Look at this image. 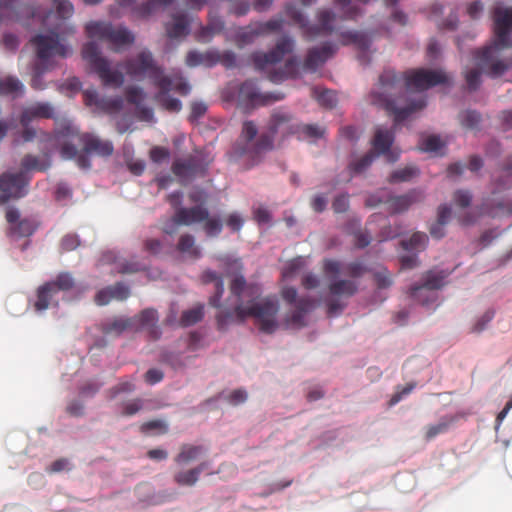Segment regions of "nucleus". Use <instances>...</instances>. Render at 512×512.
I'll list each match as a JSON object with an SVG mask.
<instances>
[{"label":"nucleus","mask_w":512,"mask_h":512,"mask_svg":"<svg viewBox=\"0 0 512 512\" xmlns=\"http://www.w3.org/2000/svg\"><path fill=\"white\" fill-rule=\"evenodd\" d=\"M204 316L203 306L199 305L182 313L180 323L183 326H191L201 321Z\"/></svg>","instance_id":"603ef678"},{"label":"nucleus","mask_w":512,"mask_h":512,"mask_svg":"<svg viewBox=\"0 0 512 512\" xmlns=\"http://www.w3.org/2000/svg\"><path fill=\"white\" fill-rule=\"evenodd\" d=\"M293 48L294 40L284 36L271 51L267 53L260 51L254 52L251 54L250 58L255 69L259 71H269V79L272 82L278 83L286 78L295 77L298 73V63L294 58L286 61L283 70L271 71L272 67L281 62L286 54L292 52Z\"/></svg>","instance_id":"423d86ee"},{"label":"nucleus","mask_w":512,"mask_h":512,"mask_svg":"<svg viewBox=\"0 0 512 512\" xmlns=\"http://www.w3.org/2000/svg\"><path fill=\"white\" fill-rule=\"evenodd\" d=\"M231 294L236 298L234 304V313L240 321L248 316L256 319L259 330L266 334H272L278 328L276 316L279 311V303L275 297H267L262 301L253 302L245 307L242 303V293L248 292L249 295H258L260 288L257 285L247 286L246 280L242 275L236 276L230 285Z\"/></svg>","instance_id":"20e7f679"},{"label":"nucleus","mask_w":512,"mask_h":512,"mask_svg":"<svg viewBox=\"0 0 512 512\" xmlns=\"http://www.w3.org/2000/svg\"><path fill=\"white\" fill-rule=\"evenodd\" d=\"M177 250L189 259H199L201 257V250L195 244L194 236L190 234H183L180 236L177 246Z\"/></svg>","instance_id":"c9c22d12"},{"label":"nucleus","mask_w":512,"mask_h":512,"mask_svg":"<svg viewBox=\"0 0 512 512\" xmlns=\"http://www.w3.org/2000/svg\"><path fill=\"white\" fill-rule=\"evenodd\" d=\"M103 261L106 263L113 262L115 265V270L119 274H134L140 271H143L146 268V264L135 260H127V259H116L113 252H107L103 254Z\"/></svg>","instance_id":"bb28decb"},{"label":"nucleus","mask_w":512,"mask_h":512,"mask_svg":"<svg viewBox=\"0 0 512 512\" xmlns=\"http://www.w3.org/2000/svg\"><path fill=\"white\" fill-rule=\"evenodd\" d=\"M126 100L133 105H136V108L141 105L145 94L140 87L130 86L125 90Z\"/></svg>","instance_id":"bf43d9fd"},{"label":"nucleus","mask_w":512,"mask_h":512,"mask_svg":"<svg viewBox=\"0 0 512 512\" xmlns=\"http://www.w3.org/2000/svg\"><path fill=\"white\" fill-rule=\"evenodd\" d=\"M201 279L205 284L215 282V293L209 298V304L212 307L219 308L221 306L220 299L224 293V282L222 276L212 270H206L202 273Z\"/></svg>","instance_id":"c85d7f7f"},{"label":"nucleus","mask_w":512,"mask_h":512,"mask_svg":"<svg viewBox=\"0 0 512 512\" xmlns=\"http://www.w3.org/2000/svg\"><path fill=\"white\" fill-rule=\"evenodd\" d=\"M75 279L69 272H61L52 281L46 282L37 289V300L34 307L37 311L46 310L55 294L70 291L75 287Z\"/></svg>","instance_id":"9b49d317"},{"label":"nucleus","mask_w":512,"mask_h":512,"mask_svg":"<svg viewBox=\"0 0 512 512\" xmlns=\"http://www.w3.org/2000/svg\"><path fill=\"white\" fill-rule=\"evenodd\" d=\"M111 28L110 23L101 21H92L86 24L85 31L89 38H97L100 40H107Z\"/></svg>","instance_id":"a19ab883"},{"label":"nucleus","mask_w":512,"mask_h":512,"mask_svg":"<svg viewBox=\"0 0 512 512\" xmlns=\"http://www.w3.org/2000/svg\"><path fill=\"white\" fill-rule=\"evenodd\" d=\"M453 201L457 207L467 208L472 202V194L469 190H456L453 194Z\"/></svg>","instance_id":"052dcab7"},{"label":"nucleus","mask_w":512,"mask_h":512,"mask_svg":"<svg viewBox=\"0 0 512 512\" xmlns=\"http://www.w3.org/2000/svg\"><path fill=\"white\" fill-rule=\"evenodd\" d=\"M495 311L493 309L486 310L481 316H479L470 328L471 333H481L484 331L488 324L493 320Z\"/></svg>","instance_id":"5fc2aeb1"},{"label":"nucleus","mask_w":512,"mask_h":512,"mask_svg":"<svg viewBox=\"0 0 512 512\" xmlns=\"http://www.w3.org/2000/svg\"><path fill=\"white\" fill-rule=\"evenodd\" d=\"M478 216L488 215L490 217L510 216L512 215V200L503 199L495 205L482 204L478 208Z\"/></svg>","instance_id":"c756f323"},{"label":"nucleus","mask_w":512,"mask_h":512,"mask_svg":"<svg viewBox=\"0 0 512 512\" xmlns=\"http://www.w3.org/2000/svg\"><path fill=\"white\" fill-rule=\"evenodd\" d=\"M24 92V86L18 78L13 76L0 77V94L17 97Z\"/></svg>","instance_id":"ea45409f"},{"label":"nucleus","mask_w":512,"mask_h":512,"mask_svg":"<svg viewBox=\"0 0 512 512\" xmlns=\"http://www.w3.org/2000/svg\"><path fill=\"white\" fill-rule=\"evenodd\" d=\"M143 407V401L139 398L127 401L122 404V412L123 416H133L138 413Z\"/></svg>","instance_id":"774afa93"},{"label":"nucleus","mask_w":512,"mask_h":512,"mask_svg":"<svg viewBox=\"0 0 512 512\" xmlns=\"http://www.w3.org/2000/svg\"><path fill=\"white\" fill-rule=\"evenodd\" d=\"M333 5L341 12L343 19H355L360 14V9L351 0H333Z\"/></svg>","instance_id":"de8ad7c7"},{"label":"nucleus","mask_w":512,"mask_h":512,"mask_svg":"<svg viewBox=\"0 0 512 512\" xmlns=\"http://www.w3.org/2000/svg\"><path fill=\"white\" fill-rule=\"evenodd\" d=\"M297 123L293 121L290 113L277 110L271 115L269 121V133L261 134L256 138L258 129L253 121H245L239 138L232 146L230 157L235 162H240L244 169L248 170L258 165L263 155L273 148V136L276 133L283 135L294 134Z\"/></svg>","instance_id":"f03ea898"},{"label":"nucleus","mask_w":512,"mask_h":512,"mask_svg":"<svg viewBox=\"0 0 512 512\" xmlns=\"http://www.w3.org/2000/svg\"><path fill=\"white\" fill-rule=\"evenodd\" d=\"M443 146L439 136L431 135L422 140L420 149L425 152H436Z\"/></svg>","instance_id":"0e129e2a"},{"label":"nucleus","mask_w":512,"mask_h":512,"mask_svg":"<svg viewBox=\"0 0 512 512\" xmlns=\"http://www.w3.org/2000/svg\"><path fill=\"white\" fill-rule=\"evenodd\" d=\"M423 198L424 196L421 191L411 190L404 195L389 196L386 200L379 199L377 202L374 197H370L368 199V205L375 206L378 203L384 202L387 204V210L389 213L397 214L408 210L412 204L422 201Z\"/></svg>","instance_id":"dca6fc26"},{"label":"nucleus","mask_w":512,"mask_h":512,"mask_svg":"<svg viewBox=\"0 0 512 512\" xmlns=\"http://www.w3.org/2000/svg\"><path fill=\"white\" fill-rule=\"evenodd\" d=\"M394 142V133L388 129L377 128L375 131L374 138L372 140V146L376 156L386 155L389 156V161H396L397 157L390 153V148Z\"/></svg>","instance_id":"393cba45"},{"label":"nucleus","mask_w":512,"mask_h":512,"mask_svg":"<svg viewBox=\"0 0 512 512\" xmlns=\"http://www.w3.org/2000/svg\"><path fill=\"white\" fill-rule=\"evenodd\" d=\"M135 320L134 329H147L153 339H158L160 331L157 326L158 313L156 310L148 308L141 311L137 316L132 317Z\"/></svg>","instance_id":"a878e982"},{"label":"nucleus","mask_w":512,"mask_h":512,"mask_svg":"<svg viewBox=\"0 0 512 512\" xmlns=\"http://www.w3.org/2000/svg\"><path fill=\"white\" fill-rule=\"evenodd\" d=\"M207 164L198 154H191L185 158H177L171 166L172 173L181 183L193 180L198 175H204Z\"/></svg>","instance_id":"ddd939ff"},{"label":"nucleus","mask_w":512,"mask_h":512,"mask_svg":"<svg viewBox=\"0 0 512 512\" xmlns=\"http://www.w3.org/2000/svg\"><path fill=\"white\" fill-rule=\"evenodd\" d=\"M456 419V416L453 415L442 416L437 423L425 427L424 439L431 441L438 435L448 432L456 422Z\"/></svg>","instance_id":"7c9ffc66"},{"label":"nucleus","mask_w":512,"mask_h":512,"mask_svg":"<svg viewBox=\"0 0 512 512\" xmlns=\"http://www.w3.org/2000/svg\"><path fill=\"white\" fill-rule=\"evenodd\" d=\"M82 57L88 63L90 69L99 76L103 85L120 87L123 84V74L111 69L108 60L101 56L96 42L91 41L83 46Z\"/></svg>","instance_id":"1a4fd4ad"},{"label":"nucleus","mask_w":512,"mask_h":512,"mask_svg":"<svg viewBox=\"0 0 512 512\" xmlns=\"http://www.w3.org/2000/svg\"><path fill=\"white\" fill-rule=\"evenodd\" d=\"M204 231L209 237L217 236L222 231L223 225L220 219L215 217H207L204 219Z\"/></svg>","instance_id":"13d9d810"},{"label":"nucleus","mask_w":512,"mask_h":512,"mask_svg":"<svg viewBox=\"0 0 512 512\" xmlns=\"http://www.w3.org/2000/svg\"><path fill=\"white\" fill-rule=\"evenodd\" d=\"M286 15L302 31L307 40H313L317 37L330 35L334 31L335 13L327 8L319 9L316 13V24H310L300 8L295 4H287L285 7Z\"/></svg>","instance_id":"0eeeda50"},{"label":"nucleus","mask_w":512,"mask_h":512,"mask_svg":"<svg viewBox=\"0 0 512 512\" xmlns=\"http://www.w3.org/2000/svg\"><path fill=\"white\" fill-rule=\"evenodd\" d=\"M174 0H148L133 8V13L139 18H148L161 9L169 6Z\"/></svg>","instance_id":"473e14b6"},{"label":"nucleus","mask_w":512,"mask_h":512,"mask_svg":"<svg viewBox=\"0 0 512 512\" xmlns=\"http://www.w3.org/2000/svg\"><path fill=\"white\" fill-rule=\"evenodd\" d=\"M342 264L340 261L326 259L323 263V271L330 280L336 278L341 272Z\"/></svg>","instance_id":"680f3d73"},{"label":"nucleus","mask_w":512,"mask_h":512,"mask_svg":"<svg viewBox=\"0 0 512 512\" xmlns=\"http://www.w3.org/2000/svg\"><path fill=\"white\" fill-rule=\"evenodd\" d=\"M85 98L88 105L93 104L107 114L117 113L123 108V99L121 97H99L96 92L86 91Z\"/></svg>","instance_id":"b1692460"},{"label":"nucleus","mask_w":512,"mask_h":512,"mask_svg":"<svg viewBox=\"0 0 512 512\" xmlns=\"http://www.w3.org/2000/svg\"><path fill=\"white\" fill-rule=\"evenodd\" d=\"M63 136H77L83 145L84 152L96 154L101 157H108L113 154L114 147L111 141L103 140L90 133L79 134L76 127L68 124L61 132Z\"/></svg>","instance_id":"f8f14e48"},{"label":"nucleus","mask_w":512,"mask_h":512,"mask_svg":"<svg viewBox=\"0 0 512 512\" xmlns=\"http://www.w3.org/2000/svg\"><path fill=\"white\" fill-rule=\"evenodd\" d=\"M143 433H148L152 430H156L157 434H166L168 432V426L161 420H151L145 422L140 427Z\"/></svg>","instance_id":"69168bd1"},{"label":"nucleus","mask_w":512,"mask_h":512,"mask_svg":"<svg viewBox=\"0 0 512 512\" xmlns=\"http://www.w3.org/2000/svg\"><path fill=\"white\" fill-rule=\"evenodd\" d=\"M312 95L316 98L321 106L333 108L336 105V95L331 90L313 88Z\"/></svg>","instance_id":"3c124183"},{"label":"nucleus","mask_w":512,"mask_h":512,"mask_svg":"<svg viewBox=\"0 0 512 512\" xmlns=\"http://www.w3.org/2000/svg\"><path fill=\"white\" fill-rule=\"evenodd\" d=\"M208 217V209L196 205L190 208H179L173 215V221L176 224H182L184 226H190L195 223L203 222Z\"/></svg>","instance_id":"4be33fe9"},{"label":"nucleus","mask_w":512,"mask_h":512,"mask_svg":"<svg viewBox=\"0 0 512 512\" xmlns=\"http://www.w3.org/2000/svg\"><path fill=\"white\" fill-rule=\"evenodd\" d=\"M282 18L271 19L266 22H255L248 26L237 35V41L240 46L254 42V40L263 35L279 31L283 26Z\"/></svg>","instance_id":"2eb2a0df"},{"label":"nucleus","mask_w":512,"mask_h":512,"mask_svg":"<svg viewBox=\"0 0 512 512\" xmlns=\"http://www.w3.org/2000/svg\"><path fill=\"white\" fill-rule=\"evenodd\" d=\"M337 50L332 43H324L321 47L309 49L304 61V68L308 71L315 72L322 66Z\"/></svg>","instance_id":"412c9836"},{"label":"nucleus","mask_w":512,"mask_h":512,"mask_svg":"<svg viewBox=\"0 0 512 512\" xmlns=\"http://www.w3.org/2000/svg\"><path fill=\"white\" fill-rule=\"evenodd\" d=\"M120 67L133 80L141 81L147 78L154 85L166 77L163 68L157 64L152 52L148 49H143L135 56L126 59Z\"/></svg>","instance_id":"6e6552de"},{"label":"nucleus","mask_w":512,"mask_h":512,"mask_svg":"<svg viewBox=\"0 0 512 512\" xmlns=\"http://www.w3.org/2000/svg\"><path fill=\"white\" fill-rule=\"evenodd\" d=\"M57 14L62 19L70 18L74 13V7L68 0H53Z\"/></svg>","instance_id":"e2e57ef3"},{"label":"nucleus","mask_w":512,"mask_h":512,"mask_svg":"<svg viewBox=\"0 0 512 512\" xmlns=\"http://www.w3.org/2000/svg\"><path fill=\"white\" fill-rule=\"evenodd\" d=\"M5 218L11 225L10 233L16 237H28L37 228L34 220L29 218L20 219V212L15 207H8L6 209Z\"/></svg>","instance_id":"6ab92c4d"},{"label":"nucleus","mask_w":512,"mask_h":512,"mask_svg":"<svg viewBox=\"0 0 512 512\" xmlns=\"http://www.w3.org/2000/svg\"><path fill=\"white\" fill-rule=\"evenodd\" d=\"M56 110L49 102H35L26 106L20 116L22 126H28L36 119H55Z\"/></svg>","instance_id":"aec40b11"},{"label":"nucleus","mask_w":512,"mask_h":512,"mask_svg":"<svg viewBox=\"0 0 512 512\" xmlns=\"http://www.w3.org/2000/svg\"><path fill=\"white\" fill-rule=\"evenodd\" d=\"M328 290L332 296L352 297L358 291V285L355 281L339 279L331 281Z\"/></svg>","instance_id":"f704fd0d"},{"label":"nucleus","mask_w":512,"mask_h":512,"mask_svg":"<svg viewBox=\"0 0 512 512\" xmlns=\"http://www.w3.org/2000/svg\"><path fill=\"white\" fill-rule=\"evenodd\" d=\"M498 189L505 190L512 187V156L505 159L501 174L495 180Z\"/></svg>","instance_id":"c03bdc74"},{"label":"nucleus","mask_w":512,"mask_h":512,"mask_svg":"<svg viewBox=\"0 0 512 512\" xmlns=\"http://www.w3.org/2000/svg\"><path fill=\"white\" fill-rule=\"evenodd\" d=\"M203 452L204 448L201 445L183 444L174 461L177 465L184 466L197 460Z\"/></svg>","instance_id":"72a5a7b5"},{"label":"nucleus","mask_w":512,"mask_h":512,"mask_svg":"<svg viewBox=\"0 0 512 512\" xmlns=\"http://www.w3.org/2000/svg\"><path fill=\"white\" fill-rule=\"evenodd\" d=\"M135 320L132 318H115L111 322L102 324V332L106 335H120L126 330H132L135 326Z\"/></svg>","instance_id":"4c0bfd02"},{"label":"nucleus","mask_w":512,"mask_h":512,"mask_svg":"<svg viewBox=\"0 0 512 512\" xmlns=\"http://www.w3.org/2000/svg\"><path fill=\"white\" fill-rule=\"evenodd\" d=\"M345 231L348 234H351L355 238L354 245L355 247L362 249L367 247L371 243V236L366 231L360 230V221L359 220H351L345 227Z\"/></svg>","instance_id":"58836bf2"},{"label":"nucleus","mask_w":512,"mask_h":512,"mask_svg":"<svg viewBox=\"0 0 512 512\" xmlns=\"http://www.w3.org/2000/svg\"><path fill=\"white\" fill-rule=\"evenodd\" d=\"M419 174V170L415 166H406L395 170L389 177L390 183L407 182Z\"/></svg>","instance_id":"8fccbe9b"},{"label":"nucleus","mask_w":512,"mask_h":512,"mask_svg":"<svg viewBox=\"0 0 512 512\" xmlns=\"http://www.w3.org/2000/svg\"><path fill=\"white\" fill-rule=\"evenodd\" d=\"M494 41L476 52L480 67L491 77H498L512 67V60L503 59L502 51L512 47V7L497 6L492 11Z\"/></svg>","instance_id":"7ed1b4c3"},{"label":"nucleus","mask_w":512,"mask_h":512,"mask_svg":"<svg viewBox=\"0 0 512 512\" xmlns=\"http://www.w3.org/2000/svg\"><path fill=\"white\" fill-rule=\"evenodd\" d=\"M303 266L304 260L301 257L290 260L282 269V277L284 279L292 278L296 273H298L302 269Z\"/></svg>","instance_id":"4d7b16f0"},{"label":"nucleus","mask_w":512,"mask_h":512,"mask_svg":"<svg viewBox=\"0 0 512 512\" xmlns=\"http://www.w3.org/2000/svg\"><path fill=\"white\" fill-rule=\"evenodd\" d=\"M31 42L38 58V62L34 65L31 87L35 90H42L45 88L42 76L46 71L54 68L53 57L65 58L71 54V49L62 43L59 33L55 31L46 35L38 34L32 38Z\"/></svg>","instance_id":"39448f33"},{"label":"nucleus","mask_w":512,"mask_h":512,"mask_svg":"<svg viewBox=\"0 0 512 512\" xmlns=\"http://www.w3.org/2000/svg\"><path fill=\"white\" fill-rule=\"evenodd\" d=\"M239 100L249 106H264L282 99L271 93L263 94L252 80H246L239 88Z\"/></svg>","instance_id":"f3484780"},{"label":"nucleus","mask_w":512,"mask_h":512,"mask_svg":"<svg viewBox=\"0 0 512 512\" xmlns=\"http://www.w3.org/2000/svg\"><path fill=\"white\" fill-rule=\"evenodd\" d=\"M149 157L154 163H162L169 159L170 151L166 147L154 146L150 149Z\"/></svg>","instance_id":"338daca9"},{"label":"nucleus","mask_w":512,"mask_h":512,"mask_svg":"<svg viewBox=\"0 0 512 512\" xmlns=\"http://www.w3.org/2000/svg\"><path fill=\"white\" fill-rule=\"evenodd\" d=\"M376 158V154L374 151H370L363 155L362 157L352 161L349 164V170L352 174H361L365 172L372 164L374 159Z\"/></svg>","instance_id":"49530a36"},{"label":"nucleus","mask_w":512,"mask_h":512,"mask_svg":"<svg viewBox=\"0 0 512 512\" xmlns=\"http://www.w3.org/2000/svg\"><path fill=\"white\" fill-rule=\"evenodd\" d=\"M451 217V208L447 204L440 205L438 208V216L436 223L430 227V234L436 239H441L445 236V225Z\"/></svg>","instance_id":"e433bc0d"},{"label":"nucleus","mask_w":512,"mask_h":512,"mask_svg":"<svg viewBox=\"0 0 512 512\" xmlns=\"http://www.w3.org/2000/svg\"><path fill=\"white\" fill-rule=\"evenodd\" d=\"M28 182L26 172L3 173L0 176V205L7 203L10 199L23 197L26 194L25 187Z\"/></svg>","instance_id":"4468645a"},{"label":"nucleus","mask_w":512,"mask_h":512,"mask_svg":"<svg viewBox=\"0 0 512 512\" xmlns=\"http://www.w3.org/2000/svg\"><path fill=\"white\" fill-rule=\"evenodd\" d=\"M449 273L445 270L427 271L422 276V283L413 285L408 293L410 297L423 306H429L437 300L436 290L441 289L446 284V278Z\"/></svg>","instance_id":"9d476101"},{"label":"nucleus","mask_w":512,"mask_h":512,"mask_svg":"<svg viewBox=\"0 0 512 512\" xmlns=\"http://www.w3.org/2000/svg\"><path fill=\"white\" fill-rule=\"evenodd\" d=\"M342 45H355L359 50L369 49L371 40L367 34L358 31H344L339 34Z\"/></svg>","instance_id":"2f4dec72"},{"label":"nucleus","mask_w":512,"mask_h":512,"mask_svg":"<svg viewBox=\"0 0 512 512\" xmlns=\"http://www.w3.org/2000/svg\"><path fill=\"white\" fill-rule=\"evenodd\" d=\"M173 22L166 23V34L171 39L184 37L189 33V20L187 15L182 13L173 14Z\"/></svg>","instance_id":"cd10ccee"},{"label":"nucleus","mask_w":512,"mask_h":512,"mask_svg":"<svg viewBox=\"0 0 512 512\" xmlns=\"http://www.w3.org/2000/svg\"><path fill=\"white\" fill-rule=\"evenodd\" d=\"M461 125L466 129H477L481 122V115L473 110H467L459 116Z\"/></svg>","instance_id":"864d4df0"},{"label":"nucleus","mask_w":512,"mask_h":512,"mask_svg":"<svg viewBox=\"0 0 512 512\" xmlns=\"http://www.w3.org/2000/svg\"><path fill=\"white\" fill-rule=\"evenodd\" d=\"M295 133L299 138L303 139H318L323 137L325 130L316 124H301L297 123L294 128Z\"/></svg>","instance_id":"79ce46f5"},{"label":"nucleus","mask_w":512,"mask_h":512,"mask_svg":"<svg viewBox=\"0 0 512 512\" xmlns=\"http://www.w3.org/2000/svg\"><path fill=\"white\" fill-rule=\"evenodd\" d=\"M173 480L179 486L192 487L198 482L199 476L197 475V471H194L193 468H190L188 470H181L175 473Z\"/></svg>","instance_id":"09e8293b"},{"label":"nucleus","mask_w":512,"mask_h":512,"mask_svg":"<svg viewBox=\"0 0 512 512\" xmlns=\"http://www.w3.org/2000/svg\"><path fill=\"white\" fill-rule=\"evenodd\" d=\"M447 82V75L438 70L415 69L403 75L394 70H384L377 88L371 92V103L392 114L395 125H398L426 106L424 98H410V91L421 92Z\"/></svg>","instance_id":"f257e3e1"},{"label":"nucleus","mask_w":512,"mask_h":512,"mask_svg":"<svg viewBox=\"0 0 512 512\" xmlns=\"http://www.w3.org/2000/svg\"><path fill=\"white\" fill-rule=\"evenodd\" d=\"M21 166L25 170L24 172L28 170L45 171L48 168L47 163H41L36 156L31 154H27L23 157Z\"/></svg>","instance_id":"6e6d98bb"},{"label":"nucleus","mask_w":512,"mask_h":512,"mask_svg":"<svg viewBox=\"0 0 512 512\" xmlns=\"http://www.w3.org/2000/svg\"><path fill=\"white\" fill-rule=\"evenodd\" d=\"M155 86L159 88V92L155 96V99L159 104L170 112H178L181 110V101L169 95V92L172 90V79L170 77L166 76Z\"/></svg>","instance_id":"5701e85b"},{"label":"nucleus","mask_w":512,"mask_h":512,"mask_svg":"<svg viewBox=\"0 0 512 512\" xmlns=\"http://www.w3.org/2000/svg\"><path fill=\"white\" fill-rule=\"evenodd\" d=\"M107 40L116 45H126L134 42V35L125 27L114 28L111 25Z\"/></svg>","instance_id":"37998d69"},{"label":"nucleus","mask_w":512,"mask_h":512,"mask_svg":"<svg viewBox=\"0 0 512 512\" xmlns=\"http://www.w3.org/2000/svg\"><path fill=\"white\" fill-rule=\"evenodd\" d=\"M428 244V236L423 232H415L409 240L401 241V246L407 251H422Z\"/></svg>","instance_id":"a18cd8bd"},{"label":"nucleus","mask_w":512,"mask_h":512,"mask_svg":"<svg viewBox=\"0 0 512 512\" xmlns=\"http://www.w3.org/2000/svg\"><path fill=\"white\" fill-rule=\"evenodd\" d=\"M314 302L309 297H301L294 309L284 318V326L288 329H301L307 325L306 316L313 309Z\"/></svg>","instance_id":"a211bd4d"}]
</instances>
